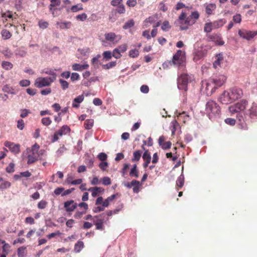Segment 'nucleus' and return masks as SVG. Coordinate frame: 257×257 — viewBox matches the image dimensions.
<instances>
[{"label":"nucleus","instance_id":"nucleus-1","mask_svg":"<svg viewBox=\"0 0 257 257\" xmlns=\"http://www.w3.org/2000/svg\"><path fill=\"white\" fill-rule=\"evenodd\" d=\"M248 104V101L245 99H242L240 101L230 105L228 107V110L231 115L236 114V117L239 121L243 120L242 113L246 109Z\"/></svg>","mask_w":257,"mask_h":257},{"label":"nucleus","instance_id":"nucleus-2","mask_svg":"<svg viewBox=\"0 0 257 257\" xmlns=\"http://www.w3.org/2000/svg\"><path fill=\"white\" fill-rule=\"evenodd\" d=\"M205 113L212 119L220 114V107L215 101L209 100L206 104Z\"/></svg>","mask_w":257,"mask_h":257},{"label":"nucleus","instance_id":"nucleus-3","mask_svg":"<svg viewBox=\"0 0 257 257\" xmlns=\"http://www.w3.org/2000/svg\"><path fill=\"white\" fill-rule=\"evenodd\" d=\"M194 80V76L186 73H183L178 76L177 79L178 87L180 90H188V84Z\"/></svg>","mask_w":257,"mask_h":257},{"label":"nucleus","instance_id":"nucleus-4","mask_svg":"<svg viewBox=\"0 0 257 257\" xmlns=\"http://www.w3.org/2000/svg\"><path fill=\"white\" fill-rule=\"evenodd\" d=\"M185 53L181 50H178L173 56L172 60L170 62V63L183 67L185 65Z\"/></svg>","mask_w":257,"mask_h":257},{"label":"nucleus","instance_id":"nucleus-5","mask_svg":"<svg viewBox=\"0 0 257 257\" xmlns=\"http://www.w3.org/2000/svg\"><path fill=\"white\" fill-rule=\"evenodd\" d=\"M54 81V78L39 77L35 80L34 85L37 88H42L50 86Z\"/></svg>","mask_w":257,"mask_h":257},{"label":"nucleus","instance_id":"nucleus-6","mask_svg":"<svg viewBox=\"0 0 257 257\" xmlns=\"http://www.w3.org/2000/svg\"><path fill=\"white\" fill-rule=\"evenodd\" d=\"M238 33L242 39L249 41L257 35V31H251L245 29H241L238 30Z\"/></svg>","mask_w":257,"mask_h":257},{"label":"nucleus","instance_id":"nucleus-7","mask_svg":"<svg viewBox=\"0 0 257 257\" xmlns=\"http://www.w3.org/2000/svg\"><path fill=\"white\" fill-rule=\"evenodd\" d=\"M228 90L233 101L241 98L243 96L242 90L239 87H233L229 89Z\"/></svg>","mask_w":257,"mask_h":257},{"label":"nucleus","instance_id":"nucleus-8","mask_svg":"<svg viewBox=\"0 0 257 257\" xmlns=\"http://www.w3.org/2000/svg\"><path fill=\"white\" fill-rule=\"evenodd\" d=\"M246 115L252 120L257 119V103L253 102L246 111Z\"/></svg>","mask_w":257,"mask_h":257},{"label":"nucleus","instance_id":"nucleus-9","mask_svg":"<svg viewBox=\"0 0 257 257\" xmlns=\"http://www.w3.org/2000/svg\"><path fill=\"white\" fill-rule=\"evenodd\" d=\"M220 102L224 104H228L233 102L229 90H225L219 97Z\"/></svg>","mask_w":257,"mask_h":257},{"label":"nucleus","instance_id":"nucleus-10","mask_svg":"<svg viewBox=\"0 0 257 257\" xmlns=\"http://www.w3.org/2000/svg\"><path fill=\"white\" fill-rule=\"evenodd\" d=\"M210 79L216 89L218 87L222 86L225 83L226 78L225 76L221 75Z\"/></svg>","mask_w":257,"mask_h":257},{"label":"nucleus","instance_id":"nucleus-11","mask_svg":"<svg viewBox=\"0 0 257 257\" xmlns=\"http://www.w3.org/2000/svg\"><path fill=\"white\" fill-rule=\"evenodd\" d=\"M5 146L15 154H17L20 152V145L19 144H15L13 142L7 141L5 143Z\"/></svg>","mask_w":257,"mask_h":257},{"label":"nucleus","instance_id":"nucleus-12","mask_svg":"<svg viewBox=\"0 0 257 257\" xmlns=\"http://www.w3.org/2000/svg\"><path fill=\"white\" fill-rule=\"evenodd\" d=\"M77 206V204L73 200L67 201L64 203V207L67 212L73 211Z\"/></svg>","mask_w":257,"mask_h":257},{"label":"nucleus","instance_id":"nucleus-13","mask_svg":"<svg viewBox=\"0 0 257 257\" xmlns=\"http://www.w3.org/2000/svg\"><path fill=\"white\" fill-rule=\"evenodd\" d=\"M127 47L125 44L119 46L118 48L113 50V57L117 59L121 56V53H124L126 50Z\"/></svg>","mask_w":257,"mask_h":257},{"label":"nucleus","instance_id":"nucleus-14","mask_svg":"<svg viewBox=\"0 0 257 257\" xmlns=\"http://www.w3.org/2000/svg\"><path fill=\"white\" fill-rule=\"evenodd\" d=\"M208 38L212 41L214 42L216 44L218 45L222 46L224 44V42L223 41L221 37L217 34H214L212 35H210L208 36Z\"/></svg>","mask_w":257,"mask_h":257},{"label":"nucleus","instance_id":"nucleus-15","mask_svg":"<svg viewBox=\"0 0 257 257\" xmlns=\"http://www.w3.org/2000/svg\"><path fill=\"white\" fill-rule=\"evenodd\" d=\"M0 244H3L2 247L3 253L0 257H7L9 252V249L11 247L10 244L6 242L4 240H0Z\"/></svg>","mask_w":257,"mask_h":257},{"label":"nucleus","instance_id":"nucleus-16","mask_svg":"<svg viewBox=\"0 0 257 257\" xmlns=\"http://www.w3.org/2000/svg\"><path fill=\"white\" fill-rule=\"evenodd\" d=\"M88 191L91 192L92 197H95L102 194L104 192V189L102 187H94L88 189Z\"/></svg>","mask_w":257,"mask_h":257},{"label":"nucleus","instance_id":"nucleus-17","mask_svg":"<svg viewBox=\"0 0 257 257\" xmlns=\"http://www.w3.org/2000/svg\"><path fill=\"white\" fill-rule=\"evenodd\" d=\"M206 87L205 89L206 90V92L208 94H212L213 92H214L215 90V86L213 84L212 81L211 79H209L208 82H207L205 84Z\"/></svg>","mask_w":257,"mask_h":257},{"label":"nucleus","instance_id":"nucleus-18","mask_svg":"<svg viewBox=\"0 0 257 257\" xmlns=\"http://www.w3.org/2000/svg\"><path fill=\"white\" fill-rule=\"evenodd\" d=\"M195 20H193L192 18H191L190 16L187 17L184 21L185 26H181L180 29L182 30H187L188 28V26H191L195 24Z\"/></svg>","mask_w":257,"mask_h":257},{"label":"nucleus","instance_id":"nucleus-19","mask_svg":"<svg viewBox=\"0 0 257 257\" xmlns=\"http://www.w3.org/2000/svg\"><path fill=\"white\" fill-rule=\"evenodd\" d=\"M84 99L83 94L80 95L75 98L73 101L72 107L74 108H78L80 106V103H81Z\"/></svg>","mask_w":257,"mask_h":257},{"label":"nucleus","instance_id":"nucleus-20","mask_svg":"<svg viewBox=\"0 0 257 257\" xmlns=\"http://www.w3.org/2000/svg\"><path fill=\"white\" fill-rule=\"evenodd\" d=\"M226 22V21L224 19H219L214 21L212 23L214 29H218L222 27Z\"/></svg>","mask_w":257,"mask_h":257},{"label":"nucleus","instance_id":"nucleus-21","mask_svg":"<svg viewBox=\"0 0 257 257\" xmlns=\"http://www.w3.org/2000/svg\"><path fill=\"white\" fill-rule=\"evenodd\" d=\"M89 67V65L87 64H79L77 63L74 64L72 67V69L75 71H81L85 69H87Z\"/></svg>","mask_w":257,"mask_h":257},{"label":"nucleus","instance_id":"nucleus-22","mask_svg":"<svg viewBox=\"0 0 257 257\" xmlns=\"http://www.w3.org/2000/svg\"><path fill=\"white\" fill-rule=\"evenodd\" d=\"M38 159V156L37 155V153H33L32 152L31 154H29L28 156V164H31L35 162H36Z\"/></svg>","mask_w":257,"mask_h":257},{"label":"nucleus","instance_id":"nucleus-23","mask_svg":"<svg viewBox=\"0 0 257 257\" xmlns=\"http://www.w3.org/2000/svg\"><path fill=\"white\" fill-rule=\"evenodd\" d=\"M216 8V5L215 4H209L206 5L205 7V12L208 15H211L213 14V12Z\"/></svg>","mask_w":257,"mask_h":257},{"label":"nucleus","instance_id":"nucleus-24","mask_svg":"<svg viewBox=\"0 0 257 257\" xmlns=\"http://www.w3.org/2000/svg\"><path fill=\"white\" fill-rule=\"evenodd\" d=\"M178 119L180 120H182L183 123H185L186 122L190 120V116L187 114L185 111L179 113L177 115Z\"/></svg>","mask_w":257,"mask_h":257},{"label":"nucleus","instance_id":"nucleus-25","mask_svg":"<svg viewBox=\"0 0 257 257\" xmlns=\"http://www.w3.org/2000/svg\"><path fill=\"white\" fill-rule=\"evenodd\" d=\"M70 131V128L67 125H64L62 126L57 132L58 133L59 136L61 137L63 135H65L69 133Z\"/></svg>","mask_w":257,"mask_h":257},{"label":"nucleus","instance_id":"nucleus-26","mask_svg":"<svg viewBox=\"0 0 257 257\" xmlns=\"http://www.w3.org/2000/svg\"><path fill=\"white\" fill-rule=\"evenodd\" d=\"M216 60L213 63V66L214 67H217V66H220L221 63L223 60V55L222 54L219 53L216 55L215 56Z\"/></svg>","mask_w":257,"mask_h":257},{"label":"nucleus","instance_id":"nucleus-27","mask_svg":"<svg viewBox=\"0 0 257 257\" xmlns=\"http://www.w3.org/2000/svg\"><path fill=\"white\" fill-rule=\"evenodd\" d=\"M184 184V176L183 174H181L180 176L178 178L176 181V188L178 190V188H182Z\"/></svg>","mask_w":257,"mask_h":257},{"label":"nucleus","instance_id":"nucleus-28","mask_svg":"<svg viewBox=\"0 0 257 257\" xmlns=\"http://www.w3.org/2000/svg\"><path fill=\"white\" fill-rule=\"evenodd\" d=\"M179 124L176 120H174L171 122L170 129L172 132V136L175 135L177 127L179 126Z\"/></svg>","mask_w":257,"mask_h":257},{"label":"nucleus","instance_id":"nucleus-29","mask_svg":"<svg viewBox=\"0 0 257 257\" xmlns=\"http://www.w3.org/2000/svg\"><path fill=\"white\" fill-rule=\"evenodd\" d=\"M101 58V55L98 54L96 57L93 58L91 60L92 65L94 67H98L99 65H101L102 63L99 60Z\"/></svg>","mask_w":257,"mask_h":257},{"label":"nucleus","instance_id":"nucleus-30","mask_svg":"<svg viewBox=\"0 0 257 257\" xmlns=\"http://www.w3.org/2000/svg\"><path fill=\"white\" fill-rule=\"evenodd\" d=\"M56 25L59 26L60 29H68L71 27V23L70 22H66L63 23L57 22Z\"/></svg>","mask_w":257,"mask_h":257},{"label":"nucleus","instance_id":"nucleus-31","mask_svg":"<svg viewBox=\"0 0 257 257\" xmlns=\"http://www.w3.org/2000/svg\"><path fill=\"white\" fill-rule=\"evenodd\" d=\"M27 247L26 246H21L18 248L17 254L18 257H25L27 254Z\"/></svg>","mask_w":257,"mask_h":257},{"label":"nucleus","instance_id":"nucleus-32","mask_svg":"<svg viewBox=\"0 0 257 257\" xmlns=\"http://www.w3.org/2000/svg\"><path fill=\"white\" fill-rule=\"evenodd\" d=\"M142 152L141 150L135 151L133 153V158L132 159V162H137L140 160L142 156Z\"/></svg>","mask_w":257,"mask_h":257},{"label":"nucleus","instance_id":"nucleus-33","mask_svg":"<svg viewBox=\"0 0 257 257\" xmlns=\"http://www.w3.org/2000/svg\"><path fill=\"white\" fill-rule=\"evenodd\" d=\"M84 247V243L82 241H78L74 245V250L76 252H79Z\"/></svg>","mask_w":257,"mask_h":257},{"label":"nucleus","instance_id":"nucleus-34","mask_svg":"<svg viewBox=\"0 0 257 257\" xmlns=\"http://www.w3.org/2000/svg\"><path fill=\"white\" fill-rule=\"evenodd\" d=\"M1 34L3 39L4 40L9 39L12 36L11 33L7 29H3L1 32Z\"/></svg>","mask_w":257,"mask_h":257},{"label":"nucleus","instance_id":"nucleus-35","mask_svg":"<svg viewBox=\"0 0 257 257\" xmlns=\"http://www.w3.org/2000/svg\"><path fill=\"white\" fill-rule=\"evenodd\" d=\"M2 90L5 92H7L11 94H15V92H14V89L8 84H6L4 85L3 87Z\"/></svg>","mask_w":257,"mask_h":257},{"label":"nucleus","instance_id":"nucleus-36","mask_svg":"<svg viewBox=\"0 0 257 257\" xmlns=\"http://www.w3.org/2000/svg\"><path fill=\"white\" fill-rule=\"evenodd\" d=\"M137 168V165L135 164L130 172V176L131 177H134L136 178H138L139 177V171Z\"/></svg>","mask_w":257,"mask_h":257},{"label":"nucleus","instance_id":"nucleus-37","mask_svg":"<svg viewBox=\"0 0 257 257\" xmlns=\"http://www.w3.org/2000/svg\"><path fill=\"white\" fill-rule=\"evenodd\" d=\"M2 67L6 70H9L12 69L13 65L8 61H3L2 63Z\"/></svg>","mask_w":257,"mask_h":257},{"label":"nucleus","instance_id":"nucleus-38","mask_svg":"<svg viewBox=\"0 0 257 257\" xmlns=\"http://www.w3.org/2000/svg\"><path fill=\"white\" fill-rule=\"evenodd\" d=\"M214 29L211 22L205 24L204 27V31L207 33H210Z\"/></svg>","mask_w":257,"mask_h":257},{"label":"nucleus","instance_id":"nucleus-39","mask_svg":"<svg viewBox=\"0 0 257 257\" xmlns=\"http://www.w3.org/2000/svg\"><path fill=\"white\" fill-rule=\"evenodd\" d=\"M93 123L94 120L92 119L86 120L84 122L85 128L87 130L91 129L93 125Z\"/></svg>","mask_w":257,"mask_h":257},{"label":"nucleus","instance_id":"nucleus-40","mask_svg":"<svg viewBox=\"0 0 257 257\" xmlns=\"http://www.w3.org/2000/svg\"><path fill=\"white\" fill-rule=\"evenodd\" d=\"M114 10L116 12L120 14H123L125 12L124 6L123 5V4L116 6Z\"/></svg>","mask_w":257,"mask_h":257},{"label":"nucleus","instance_id":"nucleus-41","mask_svg":"<svg viewBox=\"0 0 257 257\" xmlns=\"http://www.w3.org/2000/svg\"><path fill=\"white\" fill-rule=\"evenodd\" d=\"M102 56H103L102 60H104L105 61H108L110 59H111V58L112 57L111 52L109 51H105L103 52Z\"/></svg>","mask_w":257,"mask_h":257},{"label":"nucleus","instance_id":"nucleus-42","mask_svg":"<svg viewBox=\"0 0 257 257\" xmlns=\"http://www.w3.org/2000/svg\"><path fill=\"white\" fill-rule=\"evenodd\" d=\"M2 17L3 18H5L6 20H8V18L12 19V20H14V15L12 12L10 11L2 13Z\"/></svg>","mask_w":257,"mask_h":257},{"label":"nucleus","instance_id":"nucleus-43","mask_svg":"<svg viewBox=\"0 0 257 257\" xmlns=\"http://www.w3.org/2000/svg\"><path fill=\"white\" fill-rule=\"evenodd\" d=\"M38 26L40 28L44 29L47 28L49 26L48 22L44 21L42 20H39L38 22Z\"/></svg>","mask_w":257,"mask_h":257},{"label":"nucleus","instance_id":"nucleus-44","mask_svg":"<svg viewBox=\"0 0 257 257\" xmlns=\"http://www.w3.org/2000/svg\"><path fill=\"white\" fill-rule=\"evenodd\" d=\"M135 23L133 20H130L126 22L123 26L124 29H127L133 27L134 26Z\"/></svg>","mask_w":257,"mask_h":257},{"label":"nucleus","instance_id":"nucleus-45","mask_svg":"<svg viewBox=\"0 0 257 257\" xmlns=\"http://www.w3.org/2000/svg\"><path fill=\"white\" fill-rule=\"evenodd\" d=\"M171 28L169 22L167 21H164L162 25L161 29L164 31H167Z\"/></svg>","mask_w":257,"mask_h":257},{"label":"nucleus","instance_id":"nucleus-46","mask_svg":"<svg viewBox=\"0 0 257 257\" xmlns=\"http://www.w3.org/2000/svg\"><path fill=\"white\" fill-rule=\"evenodd\" d=\"M11 185L10 182L7 181H3L0 185V189H5L9 188Z\"/></svg>","mask_w":257,"mask_h":257},{"label":"nucleus","instance_id":"nucleus-47","mask_svg":"<svg viewBox=\"0 0 257 257\" xmlns=\"http://www.w3.org/2000/svg\"><path fill=\"white\" fill-rule=\"evenodd\" d=\"M41 122L43 125H46V126H48L49 125H50L51 123L52 120H51L50 117H43L42 119Z\"/></svg>","mask_w":257,"mask_h":257},{"label":"nucleus","instance_id":"nucleus-48","mask_svg":"<svg viewBox=\"0 0 257 257\" xmlns=\"http://www.w3.org/2000/svg\"><path fill=\"white\" fill-rule=\"evenodd\" d=\"M15 166L14 163H11L6 169L7 172L9 173H13L15 171Z\"/></svg>","mask_w":257,"mask_h":257},{"label":"nucleus","instance_id":"nucleus-49","mask_svg":"<svg viewBox=\"0 0 257 257\" xmlns=\"http://www.w3.org/2000/svg\"><path fill=\"white\" fill-rule=\"evenodd\" d=\"M47 204L48 202L46 201L42 200L38 203L37 205L39 209H43L46 207Z\"/></svg>","mask_w":257,"mask_h":257},{"label":"nucleus","instance_id":"nucleus-50","mask_svg":"<svg viewBox=\"0 0 257 257\" xmlns=\"http://www.w3.org/2000/svg\"><path fill=\"white\" fill-rule=\"evenodd\" d=\"M233 21L235 23H240L241 22V16L239 14H236L233 17Z\"/></svg>","mask_w":257,"mask_h":257},{"label":"nucleus","instance_id":"nucleus-51","mask_svg":"<svg viewBox=\"0 0 257 257\" xmlns=\"http://www.w3.org/2000/svg\"><path fill=\"white\" fill-rule=\"evenodd\" d=\"M112 200V195L108 197L106 199H105L104 201H103V203L102 204V207H104V209L105 207H108V206L109 204V202L110 201Z\"/></svg>","mask_w":257,"mask_h":257},{"label":"nucleus","instance_id":"nucleus-52","mask_svg":"<svg viewBox=\"0 0 257 257\" xmlns=\"http://www.w3.org/2000/svg\"><path fill=\"white\" fill-rule=\"evenodd\" d=\"M101 180V182L104 185H107L111 184V180L108 177H104L102 178Z\"/></svg>","mask_w":257,"mask_h":257},{"label":"nucleus","instance_id":"nucleus-53","mask_svg":"<svg viewBox=\"0 0 257 257\" xmlns=\"http://www.w3.org/2000/svg\"><path fill=\"white\" fill-rule=\"evenodd\" d=\"M129 55L131 57L133 58L137 57L139 55V52L137 49H133L130 50Z\"/></svg>","mask_w":257,"mask_h":257},{"label":"nucleus","instance_id":"nucleus-54","mask_svg":"<svg viewBox=\"0 0 257 257\" xmlns=\"http://www.w3.org/2000/svg\"><path fill=\"white\" fill-rule=\"evenodd\" d=\"M139 184V181L136 180H133L131 182H128L125 184V186H126L128 188H131L136 185Z\"/></svg>","mask_w":257,"mask_h":257},{"label":"nucleus","instance_id":"nucleus-55","mask_svg":"<svg viewBox=\"0 0 257 257\" xmlns=\"http://www.w3.org/2000/svg\"><path fill=\"white\" fill-rule=\"evenodd\" d=\"M21 113L20 114V116L22 118H25L27 117L28 114L31 113L30 111L27 109H21Z\"/></svg>","mask_w":257,"mask_h":257},{"label":"nucleus","instance_id":"nucleus-56","mask_svg":"<svg viewBox=\"0 0 257 257\" xmlns=\"http://www.w3.org/2000/svg\"><path fill=\"white\" fill-rule=\"evenodd\" d=\"M172 143L170 142H165L161 146L163 150L169 149L171 148Z\"/></svg>","mask_w":257,"mask_h":257},{"label":"nucleus","instance_id":"nucleus-57","mask_svg":"<svg viewBox=\"0 0 257 257\" xmlns=\"http://www.w3.org/2000/svg\"><path fill=\"white\" fill-rule=\"evenodd\" d=\"M59 82L63 90H65L68 87L69 83L63 79H60Z\"/></svg>","mask_w":257,"mask_h":257},{"label":"nucleus","instance_id":"nucleus-58","mask_svg":"<svg viewBox=\"0 0 257 257\" xmlns=\"http://www.w3.org/2000/svg\"><path fill=\"white\" fill-rule=\"evenodd\" d=\"M143 159L144 160H151V157L148 150H146L143 154Z\"/></svg>","mask_w":257,"mask_h":257},{"label":"nucleus","instance_id":"nucleus-59","mask_svg":"<svg viewBox=\"0 0 257 257\" xmlns=\"http://www.w3.org/2000/svg\"><path fill=\"white\" fill-rule=\"evenodd\" d=\"M19 84L22 87H27L30 85V81L27 79H24L20 81Z\"/></svg>","mask_w":257,"mask_h":257},{"label":"nucleus","instance_id":"nucleus-60","mask_svg":"<svg viewBox=\"0 0 257 257\" xmlns=\"http://www.w3.org/2000/svg\"><path fill=\"white\" fill-rule=\"evenodd\" d=\"M82 10L83 8L82 7L81 5H80L79 7L78 5L73 6L71 8V10L73 12H77Z\"/></svg>","mask_w":257,"mask_h":257},{"label":"nucleus","instance_id":"nucleus-61","mask_svg":"<svg viewBox=\"0 0 257 257\" xmlns=\"http://www.w3.org/2000/svg\"><path fill=\"white\" fill-rule=\"evenodd\" d=\"M156 17L154 16L149 17L145 20V23L150 24L154 23L156 21Z\"/></svg>","mask_w":257,"mask_h":257},{"label":"nucleus","instance_id":"nucleus-62","mask_svg":"<svg viewBox=\"0 0 257 257\" xmlns=\"http://www.w3.org/2000/svg\"><path fill=\"white\" fill-rule=\"evenodd\" d=\"M25 126V123L23 119H19L17 122V127L20 130H23Z\"/></svg>","mask_w":257,"mask_h":257},{"label":"nucleus","instance_id":"nucleus-63","mask_svg":"<svg viewBox=\"0 0 257 257\" xmlns=\"http://www.w3.org/2000/svg\"><path fill=\"white\" fill-rule=\"evenodd\" d=\"M99 168L103 171L106 170L108 167V163L106 161H103L99 164Z\"/></svg>","mask_w":257,"mask_h":257},{"label":"nucleus","instance_id":"nucleus-64","mask_svg":"<svg viewBox=\"0 0 257 257\" xmlns=\"http://www.w3.org/2000/svg\"><path fill=\"white\" fill-rule=\"evenodd\" d=\"M97 157L99 160L101 161V162L105 161L107 158V155L104 153H101L99 154Z\"/></svg>","mask_w":257,"mask_h":257}]
</instances>
